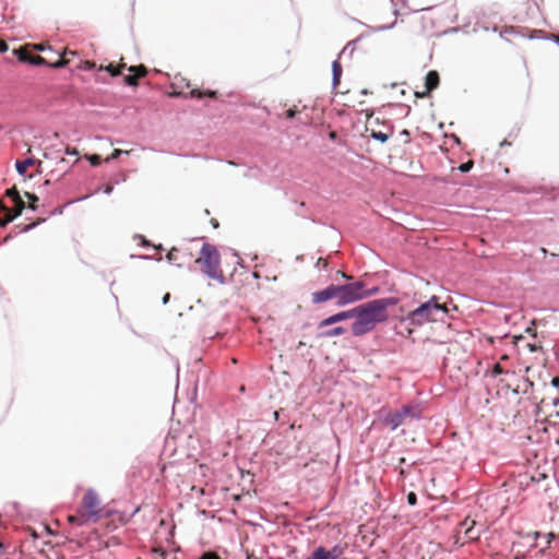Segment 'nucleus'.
I'll return each instance as SVG.
<instances>
[{"label": "nucleus", "mask_w": 559, "mask_h": 559, "mask_svg": "<svg viewBox=\"0 0 559 559\" xmlns=\"http://www.w3.org/2000/svg\"><path fill=\"white\" fill-rule=\"evenodd\" d=\"M448 314L445 305L438 301V297L432 296L428 301L411 311L406 317H401L395 326L396 333L404 337H412L416 328L428 322L443 321Z\"/></svg>", "instance_id": "obj_1"}, {"label": "nucleus", "mask_w": 559, "mask_h": 559, "mask_svg": "<svg viewBox=\"0 0 559 559\" xmlns=\"http://www.w3.org/2000/svg\"><path fill=\"white\" fill-rule=\"evenodd\" d=\"M397 299L394 297L370 300L356 307V320L352 324V333L355 336H362L371 332L377 324L389 319L388 308L395 306Z\"/></svg>", "instance_id": "obj_2"}, {"label": "nucleus", "mask_w": 559, "mask_h": 559, "mask_svg": "<svg viewBox=\"0 0 559 559\" xmlns=\"http://www.w3.org/2000/svg\"><path fill=\"white\" fill-rule=\"evenodd\" d=\"M102 513L100 501L96 492L88 489L75 514L69 515L68 521L76 525L95 523L99 520Z\"/></svg>", "instance_id": "obj_3"}, {"label": "nucleus", "mask_w": 559, "mask_h": 559, "mask_svg": "<svg viewBox=\"0 0 559 559\" xmlns=\"http://www.w3.org/2000/svg\"><path fill=\"white\" fill-rule=\"evenodd\" d=\"M195 263L200 265L201 271L204 272L209 277L214 280L223 277V272L219 266V253L215 246L211 243H204L200 251L199 258L195 260Z\"/></svg>", "instance_id": "obj_4"}, {"label": "nucleus", "mask_w": 559, "mask_h": 559, "mask_svg": "<svg viewBox=\"0 0 559 559\" xmlns=\"http://www.w3.org/2000/svg\"><path fill=\"white\" fill-rule=\"evenodd\" d=\"M14 53L17 56L19 60L21 62H27V63H31V64H34V66H43V64H46V66H49L51 68H63L66 67L68 63H69V59L67 58V55H72L74 56L75 52L74 51H64L62 55H60V57L58 58L57 61L55 62H48L45 60V58L38 56V55H34L32 51H29L26 47H23V48H20V49H15L14 50Z\"/></svg>", "instance_id": "obj_5"}, {"label": "nucleus", "mask_w": 559, "mask_h": 559, "mask_svg": "<svg viewBox=\"0 0 559 559\" xmlns=\"http://www.w3.org/2000/svg\"><path fill=\"white\" fill-rule=\"evenodd\" d=\"M340 306H345L361 300L371 295V292L365 289L364 282H355L345 285H338Z\"/></svg>", "instance_id": "obj_6"}, {"label": "nucleus", "mask_w": 559, "mask_h": 559, "mask_svg": "<svg viewBox=\"0 0 559 559\" xmlns=\"http://www.w3.org/2000/svg\"><path fill=\"white\" fill-rule=\"evenodd\" d=\"M416 409L413 406L405 405L401 411H390L383 418V423L385 426L390 427L392 430L396 429L401 426L407 417H415Z\"/></svg>", "instance_id": "obj_7"}, {"label": "nucleus", "mask_w": 559, "mask_h": 559, "mask_svg": "<svg viewBox=\"0 0 559 559\" xmlns=\"http://www.w3.org/2000/svg\"><path fill=\"white\" fill-rule=\"evenodd\" d=\"M5 195L13 202V207L1 205L2 211H7V221H13L25 209V202L21 198L15 187L8 189Z\"/></svg>", "instance_id": "obj_8"}, {"label": "nucleus", "mask_w": 559, "mask_h": 559, "mask_svg": "<svg viewBox=\"0 0 559 559\" xmlns=\"http://www.w3.org/2000/svg\"><path fill=\"white\" fill-rule=\"evenodd\" d=\"M346 547V544H337L332 549L319 546L313 550L309 559H338L344 555Z\"/></svg>", "instance_id": "obj_9"}, {"label": "nucleus", "mask_w": 559, "mask_h": 559, "mask_svg": "<svg viewBox=\"0 0 559 559\" xmlns=\"http://www.w3.org/2000/svg\"><path fill=\"white\" fill-rule=\"evenodd\" d=\"M481 533V525L477 526L475 520L466 518L462 521L457 528V534H462L466 540H476Z\"/></svg>", "instance_id": "obj_10"}, {"label": "nucleus", "mask_w": 559, "mask_h": 559, "mask_svg": "<svg viewBox=\"0 0 559 559\" xmlns=\"http://www.w3.org/2000/svg\"><path fill=\"white\" fill-rule=\"evenodd\" d=\"M338 285H330L323 290L314 292L311 295L313 304H322L331 299H336L340 306V293Z\"/></svg>", "instance_id": "obj_11"}, {"label": "nucleus", "mask_w": 559, "mask_h": 559, "mask_svg": "<svg viewBox=\"0 0 559 559\" xmlns=\"http://www.w3.org/2000/svg\"><path fill=\"white\" fill-rule=\"evenodd\" d=\"M128 71L131 74L126 75L123 82L129 86H138L139 80L147 74V69L144 64L131 66L128 68Z\"/></svg>", "instance_id": "obj_12"}, {"label": "nucleus", "mask_w": 559, "mask_h": 559, "mask_svg": "<svg viewBox=\"0 0 559 559\" xmlns=\"http://www.w3.org/2000/svg\"><path fill=\"white\" fill-rule=\"evenodd\" d=\"M353 318L356 320V307L353 309L346 310V311L337 312L333 316L325 318L324 320H322L319 323L318 328L320 330H322L323 328H326V326L337 323L340 321H344V320L353 319Z\"/></svg>", "instance_id": "obj_13"}, {"label": "nucleus", "mask_w": 559, "mask_h": 559, "mask_svg": "<svg viewBox=\"0 0 559 559\" xmlns=\"http://www.w3.org/2000/svg\"><path fill=\"white\" fill-rule=\"evenodd\" d=\"M439 83H440L439 73L435 70L429 71L425 79L426 92L420 93V94L416 93V96L425 97V96L429 95L430 92H432L433 90H436L439 86Z\"/></svg>", "instance_id": "obj_14"}, {"label": "nucleus", "mask_w": 559, "mask_h": 559, "mask_svg": "<svg viewBox=\"0 0 559 559\" xmlns=\"http://www.w3.org/2000/svg\"><path fill=\"white\" fill-rule=\"evenodd\" d=\"M385 130H376L371 127H367V132H370V136L374 140L380 141L381 143L386 142L390 136L393 134V127L385 126Z\"/></svg>", "instance_id": "obj_15"}, {"label": "nucleus", "mask_w": 559, "mask_h": 559, "mask_svg": "<svg viewBox=\"0 0 559 559\" xmlns=\"http://www.w3.org/2000/svg\"><path fill=\"white\" fill-rule=\"evenodd\" d=\"M342 73H343V67H342L340 60L336 59L332 63V74H333L332 85H333L334 90H336L340 85Z\"/></svg>", "instance_id": "obj_16"}, {"label": "nucleus", "mask_w": 559, "mask_h": 559, "mask_svg": "<svg viewBox=\"0 0 559 559\" xmlns=\"http://www.w3.org/2000/svg\"><path fill=\"white\" fill-rule=\"evenodd\" d=\"M126 68H127V64L123 62V59H121L119 64H117V66L109 63L106 67L100 66L98 70L99 71L105 70V71L109 72L110 75L118 76L121 74L122 70H124Z\"/></svg>", "instance_id": "obj_17"}, {"label": "nucleus", "mask_w": 559, "mask_h": 559, "mask_svg": "<svg viewBox=\"0 0 559 559\" xmlns=\"http://www.w3.org/2000/svg\"><path fill=\"white\" fill-rule=\"evenodd\" d=\"M345 332H346L345 328L336 326V328H333V329H330V330L321 331L319 333V337L328 338V337L338 336V335L344 334Z\"/></svg>", "instance_id": "obj_18"}, {"label": "nucleus", "mask_w": 559, "mask_h": 559, "mask_svg": "<svg viewBox=\"0 0 559 559\" xmlns=\"http://www.w3.org/2000/svg\"><path fill=\"white\" fill-rule=\"evenodd\" d=\"M190 97L192 98H203L205 96L207 97H211V98H217V92L215 91H206V92H202L201 90L199 88H193L190 91L189 93Z\"/></svg>", "instance_id": "obj_19"}, {"label": "nucleus", "mask_w": 559, "mask_h": 559, "mask_svg": "<svg viewBox=\"0 0 559 559\" xmlns=\"http://www.w3.org/2000/svg\"><path fill=\"white\" fill-rule=\"evenodd\" d=\"M34 164V160L32 158L25 159L23 162L16 163V170L20 175H24L28 167H31Z\"/></svg>", "instance_id": "obj_20"}, {"label": "nucleus", "mask_w": 559, "mask_h": 559, "mask_svg": "<svg viewBox=\"0 0 559 559\" xmlns=\"http://www.w3.org/2000/svg\"><path fill=\"white\" fill-rule=\"evenodd\" d=\"M178 253H179V250L177 248H171L168 253H167V259L170 263H174L178 266H181L182 263H180L179 261H177L178 259Z\"/></svg>", "instance_id": "obj_21"}, {"label": "nucleus", "mask_w": 559, "mask_h": 559, "mask_svg": "<svg viewBox=\"0 0 559 559\" xmlns=\"http://www.w3.org/2000/svg\"><path fill=\"white\" fill-rule=\"evenodd\" d=\"M301 110L298 109V107L295 105L292 108L287 109L285 111V118L286 119H293L296 117L297 114H299Z\"/></svg>", "instance_id": "obj_22"}, {"label": "nucleus", "mask_w": 559, "mask_h": 559, "mask_svg": "<svg viewBox=\"0 0 559 559\" xmlns=\"http://www.w3.org/2000/svg\"><path fill=\"white\" fill-rule=\"evenodd\" d=\"M27 197V199L29 200V207L32 210H36V203L38 202V198L37 195L33 194V193H28L26 192L25 194Z\"/></svg>", "instance_id": "obj_23"}, {"label": "nucleus", "mask_w": 559, "mask_h": 559, "mask_svg": "<svg viewBox=\"0 0 559 559\" xmlns=\"http://www.w3.org/2000/svg\"><path fill=\"white\" fill-rule=\"evenodd\" d=\"M86 158L91 162L93 166H98L102 163L100 156L96 154L90 156L86 155Z\"/></svg>", "instance_id": "obj_24"}, {"label": "nucleus", "mask_w": 559, "mask_h": 559, "mask_svg": "<svg viewBox=\"0 0 559 559\" xmlns=\"http://www.w3.org/2000/svg\"><path fill=\"white\" fill-rule=\"evenodd\" d=\"M400 136L402 138V141L404 144H407L411 142V133L407 129H404L400 132Z\"/></svg>", "instance_id": "obj_25"}, {"label": "nucleus", "mask_w": 559, "mask_h": 559, "mask_svg": "<svg viewBox=\"0 0 559 559\" xmlns=\"http://www.w3.org/2000/svg\"><path fill=\"white\" fill-rule=\"evenodd\" d=\"M504 372H506V371H504V369L501 367V365H500V364H496V365L493 366L492 370H491V376H492V377H497V376L502 374V373H504Z\"/></svg>", "instance_id": "obj_26"}, {"label": "nucleus", "mask_w": 559, "mask_h": 559, "mask_svg": "<svg viewBox=\"0 0 559 559\" xmlns=\"http://www.w3.org/2000/svg\"><path fill=\"white\" fill-rule=\"evenodd\" d=\"M200 559H222L216 552L214 551H205Z\"/></svg>", "instance_id": "obj_27"}, {"label": "nucleus", "mask_w": 559, "mask_h": 559, "mask_svg": "<svg viewBox=\"0 0 559 559\" xmlns=\"http://www.w3.org/2000/svg\"><path fill=\"white\" fill-rule=\"evenodd\" d=\"M473 167V162L472 160H468L467 163H463L459 166V169L460 171L462 173H467L472 169Z\"/></svg>", "instance_id": "obj_28"}, {"label": "nucleus", "mask_w": 559, "mask_h": 559, "mask_svg": "<svg viewBox=\"0 0 559 559\" xmlns=\"http://www.w3.org/2000/svg\"><path fill=\"white\" fill-rule=\"evenodd\" d=\"M407 502L411 506H415L417 503V496L415 492L411 491L407 495Z\"/></svg>", "instance_id": "obj_29"}, {"label": "nucleus", "mask_w": 559, "mask_h": 559, "mask_svg": "<svg viewBox=\"0 0 559 559\" xmlns=\"http://www.w3.org/2000/svg\"><path fill=\"white\" fill-rule=\"evenodd\" d=\"M80 68L84 69V70H92L95 68V63L93 61H84V62H82Z\"/></svg>", "instance_id": "obj_30"}, {"label": "nucleus", "mask_w": 559, "mask_h": 559, "mask_svg": "<svg viewBox=\"0 0 559 559\" xmlns=\"http://www.w3.org/2000/svg\"><path fill=\"white\" fill-rule=\"evenodd\" d=\"M122 152H123L122 150L115 148V150L112 151V153L110 154V156H109L106 160L108 162L109 159H116V158H118V157L122 154Z\"/></svg>", "instance_id": "obj_31"}, {"label": "nucleus", "mask_w": 559, "mask_h": 559, "mask_svg": "<svg viewBox=\"0 0 559 559\" xmlns=\"http://www.w3.org/2000/svg\"><path fill=\"white\" fill-rule=\"evenodd\" d=\"M328 259L326 258H319L317 262V266H321L323 269L328 267Z\"/></svg>", "instance_id": "obj_32"}, {"label": "nucleus", "mask_w": 559, "mask_h": 559, "mask_svg": "<svg viewBox=\"0 0 559 559\" xmlns=\"http://www.w3.org/2000/svg\"><path fill=\"white\" fill-rule=\"evenodd\" d=\"M66 153L68 155H74V156H78L79 155V152L75 147H70V146H67L66 148Z\"/></svg>", "instance_id": "obj_33"}, {"label": "nucleus", "mask_w": 559, "mask_h": 559, "mask_svg": "<svg viewBox=\"0 0 559 559\" xmlns=\"http://www.w3.org/2000/svg\"><path fill=\"white\" fill-rule=\"evenodd\" d=\"M527 347H528V350H530V352H532V353H534V352H537V350L542 349V346H540V345H537V344H535V343H534V344H531V343H530V344H527Z\"/></svg>", "instance_id": "obj_34"}, {"label": "nucleus", "mask_w": 559, "mask_h": 559, "mask_svg": "<svg viewBox=\"0 0 559 559\" xmlns=\"http://www.w3.org/2000/svg\"><path fill=\"white\" fill-rule=\"evenodd\" d=\"M8 49V44L3 39H0V52H5Z\"/></svg>", "instance_id": "obj_35"}, {"label": "nucleus", "mask_w": 559, "mask_h": 559, "mask_svg": "<svg viewBox=\"0 0 559 559\" xmlns=\"http://www.w3.org/2000/svg\"><path fill=\"white\" fill-rule=\"evenodd\" d=\"M4 212V217L2 219H0V226H5L7 224H9L11 221H7V211H3Z\"/></svg>", "instance_id": "obj_36"}, {"label": "nucleus", "mask_w": 559, "mask_h": 559, "mask_svg": "<svg viewBox=\"0 0 559 559\" xmlns=\"http://www.w3.org/2000/svg\"><path fill=\"white\" fill-rule=\"evenodd\" d=\"M4 212V217L2 219H0V226H5L7 224H9L11 221H7V211H3Z\"/></svg>", "instance_id": "obj_37"}, {"label": "nucleus", "mask_w": 559, "mask_h": 559, "mask_svg": "<svg viewBox=\"0 0 559 559\" xmlns=\"http://www.w3.org/2000/svg\"><path fill=\"white\" fill-rule=\"evenodd\" d=\"M329 138L332 140V141H335L337 139V133L335 131H331L329 133Z\"/></svg>", "instance_id": "obj_38"}, {"label": "nucleus", "mask_w": 559, "mask_h": 559, "mask_svg": "<svg viewBox=\"0 0 559 559\" xmlns=\"http://www.w3.org/2000/svg\"><path fill=\"white\" fill-rule=\"evenodd\" d=\"M551 384L556 388L559 386V377H555L552 380H551Z\"/></svg>", "instance_id": "obj_39"}, {"label": "nucleus", "mask_w": 559, "mask_h": 559, "mask_svg": "<svg viewBox=\"0 0 559 559\" xmlns=\"http://www.w3.org/2000/svg\"><path fill=\"white\" fill-rule=\"evenodd\" d=\"M35 225H36L35 223L26 225V226L23 228V231H27V230L32 229Z\"/></svg>", "instance_id": "obj_40"}, {"label": "nucleus", "mask_w": 559, "mask_h": 559, "mask_svg": "<svg viewBox=\"0 0 559 559\" xmlns=\"http://www.w3.org/2000/svg\"><path fill=\"white\" fill-rule=\"evenodd\" d=\"M169 298H170V294H169V293H167V294L163 297V302H164V304H167V302H168V300H169Z\"/></svg>", "instance_id": "obj_41"}, {"label": "nucleus", "mask_w": 559, "mask_h": 559, "mask_svg": "<svg viewBox=\"0 0 559 559\" xmlns=\"http://www.w3.org/2000/svg\"><path fill=\"white\" fill-rule=\"evenodd\" d=\"M554 537H555V535H554L552 533H549V534L547 535V538H548V539H547V545H549V544H550V540H551Z\"/></svg>", "instance_id": "obj_42"}, {"label": "nucleus", "mask_w": 559, "mask_h": 559, "mask_svg": "<svg viewBox=\"0 0 559 559\" xmlns=\"http://www.w3.org/2000/svg\"><path fill=\"white\" fill-rule=\"evenodd\" d=\"M552 405L556 407L559 405V397L554 399Z\"/></svg>", "instance_id": "obj_43"}, {"label": "nucleus", "mask_w": 559, "mask_h": 559, "mask_svg": "<svg viewBox=\"0 0 559 559\" xmlns=\"http://www.w3.org/2000/svg\"><path fill=\"white\" fill-rule=\"evenodd\" d=\"M344 278H347V280H350L352 276H348L347 274H345L344 272H338Z\"/></svg>", "instance_id": "obj_44"}, {"label": "nucleus", "mask_w": 559, "mask_h": 559, "mask_svg": "<svg viewBox=\"0 0 559 559\" xmlns=\"http://www.w3.org/2000/svg\"><path fill=\"white\" fill-rule=\"evenodd\" d=\"M112 191V187L108 186L106 189H105V193H110Z\"/></svg>", "instance_id": "obj_45"}, {"label": "nucleus", "mask_w": 559, "mask_h": 559, "mask_svg": "<svg viewBox=\"0 0 559 559\" xmlns=\"http://www.w3.org/2000/svg\"><path fill=\"white\" fill-rule=\"evenodd\" d=\"M251 276H252L253 278H259V277H260V275H259V273H258V272H253V273L251 274Z\"/></svg>", "instance_id": "obj_46"}, {"label": "nucleus", "mask_w": 559, "mask_h": 559, "mask_svg": "<svg viewBox=\"0 0 559 559\" xmlns=\"http://www.w3.org/2000/svg\"><path fill=\"white\" fill-rule=\"evenodd\" d=\"M3 549H4V545H3V543L0 540V554L3 551Z\"/></svg>", "instance_id": "obj_47"}, {"label": "nucleus", "mask_w": 559, "mask_h": 559, "mask_svg": "<svg viewBox=\"0 0 559 559\" xmlns=\"http://www.w3.org/2000/svg\"><path fill=\"white\" fill-rule=\"evenodd\" d=\"M142 245H143V246H148L150 243H148V241H147V240H145V239L143 238V239H142Z\"/></svg>", "instance_id": "obj_48"}, {"label": "nucleus", "mask_w": 559, "mask_h": 559, "mask_svg": "<svg viewBox=\"0 0 559 559\" xmlns=\"http://www.w3.org/2000/svg\"><path fill=\"white\" fill-rule=\"evenodd\" d=\"M35 48L38 49V50H43V46L41 45H37V46H35Z\"/></svg>", "instance_id": "obj_49"}, {"label": "nucleus", "mask_w": 559, "mask_h": 559, "mask_svg": "<svg viewBox=\"0 0 559 559\" xmlns=\"http://www.w3.org/2000/svg\"><path fill=\"white\" fill-rule=\"evenodd\" d=\"M361 93H362L364 95H367L369 92H368L367 90H362V91H361Z\"/></svg>", "instance_id": "obj_50"}, {"label": "nucleus", "mask_w": 559, "mask_h": 559, "mask_svg": "<svg viewBox=\"0 0 559 559\" xmlns=\"http://www.w3.org/2000/svg\"><path fill=\"white\" fill-rule=\"evenodd\" d=\"M507 359H508V356H507V355H503V356L501 357V360H507Z\"/></svg>", "instance_id": "obj_51"}, {"label": "nucleus", "mask_w": 559, "mask_h": 559, "mask_svg": "<svg viewBox=\"0 0 559 559\" xmlns=\"http://www.w3.org/2000/svg\"><path fill=\"white\" fill-rule=\"evenodd\" d=\"M371 116H372V111L371 112L367 111V117L370 118Z\"/></svg>", "instance_id": "obj_52"}, {"label": "nucleus", "mask_w": 559, "mask_h": 559, "mask_svg": "<svg viewBox=\"0 0 559 559\" xmlns=\"http://www.w3.org/2000/svg\"><path fill=\"white\" fill-rule=\"evenodd\" d=\"M277 417H278V413H277V412H275V413H274V418H277Z\"/></svg>", "instance_id": "obj_53"}]
</instances>
